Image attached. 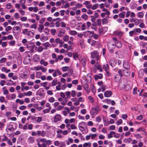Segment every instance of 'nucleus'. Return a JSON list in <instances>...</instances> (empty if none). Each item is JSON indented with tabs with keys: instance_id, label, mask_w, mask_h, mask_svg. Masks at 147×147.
I'll use <instances>...</instances> for the list:
<instances>
[{
	"instance_id": "nucleus-1",
	"label": "nucleus",
	"mask_w": 147,
	"mask_h": 147,
	"mask_svg": "<svg viewBox=\"0 0 147 147\" xmlns=\"http://www.w3.org/2000/svg\"><path fill=\"white\" fill-rule=\"evenodd\" d=\"M107 46L110 52L111 53H113V50L115 47V42L112 39V40L109 42L108 43Z\"/></svg>"
},
{
	"instance_id": "nucleus-2",
	"label": "nucleus",
	"mask_w": 147,
	"mask_h": 147,
	"mask_svg": "<svg viewBox=\"0 0 147 147\" xmlns=\"http://www.w3.org/2000/svg\"><path fill=\"white\" fill-rule=\"evenodd\" d=\"M35 46L33 42H31L26 45V48L28 49L29 50L31 53H33L34 51V48Z\"/></svg>"
},
{
	"instance_id": "nucleus-3",
	"label": "nucleus",
	"mask_w": 147,
	"mask_h": 147,
	"mask_svg": "<svg viewBox=\"0 0 147 147\" xmlns=\"http://www.w3.org/2000/svg\"><path fill=\"white\" fill-rule=\"evenodd\" d=\"M100 111L98 106H96L95 108L92 109L90 111L91 114L93 115H96Z\"/></svg>"
},
{
	"instance_id": "nucleus-4",
	"label": "nucleus",
	"mask_w": 147,
	"mask_h": 147,
	"mask_svg": "<svg viewBox=\"0 0 147 147\" xmlns=\"http://www.w3.org/2000/svg\"><path fill=\"white\" fill-rule=\"evenodd\" d=\"M113 40L115 42V46L117 48H120L122 47V44L119 41L117 40V38L115 37H113L112 38Z\"/></svg>"
},
{
	"instance_id": "nucleus-5",
	"label": "nucleus",
	"mask_w": 147,
	"mask_h": 147,
	"mask_svg": "<svg viewBox=\"0 0 147 147\" xmlns=\"http://www.w3.org/2000/svg\"><path fill=\"white\" fill-rule=\"evenodd\" d=\"M91 57L93 59H96L98 61L99 59L98 53L96 51H94L91 53Z\"/></svg>"
},
{
	"instance_id": "nucleus-6",
	"label": "nucleus",
	"mask_w": 147,
	"mask_h": 147,
	"mask_svg": "<svg viewBox=\"0 0 147 147\" xmlns=\"http://www.w3.org/2000/svg\"><path fill=\"white\" fill-rule=\"evenodd\" d=\"M53 119V122L55 123H56L61 119V115L57 114L54 117Z\"/></svg>"
},
{
	"instance_id": "nucleus-7",
	"label": "nucleus",
	"mask_w": 147,
	"mask_h": 147,
	"mask_svg": "<svg viewBox=\"0 0 147 147\" xmlns=\"http://www.w3.org/2000/svg\"><path fill=\"white\" fill-rule=\"evenodd\" d=\"M94 32L93 31L88 30L83 32V35L85 37H87L89 36L90 34H93Z\"/></svg>"
},
{
	"instance_id": "nucleus-8",
	"label": "nucleus",
	"mask_w": 147,
	"mask_h": 147,
	"mask_svg": "<svg viewBox=\"0 0 147 147\" xmlns=\"http://www.w3.org/2000/svg\"><path fill=\"white\" fill-rule=\"evenodd\" d=\"M123 73L125 76L127 77L129 76L130 74V72L129 69L123 70Z\"/></svg>"
},
{
	"instance_id": "nucleus-9",
	"label": "nucleus",
	"mask_w": 147,
	"mask_h": 147,
	"mask_svg": "<svg viewBox=\"0 0 147 147\" xmlns=\"http://www.w3.org/2000/svg\"><path fill=\"white\" fill-rule=\"evenodd\" d=\"M28 75L26 74L23 73L21 74L20 77L22 80H26L28 77Z\"/></svg>"
},
{
	"instance_id": "nucleus-10",
	"label": "nucleus",
	"mask_w": 147,
	"mask_h": 147,
	"mask_svg": "<svg viewBox=\"0 0 147 147\" xmlns=\"http://www.w3.org/2000/svg\"><path fill=\"white\" fill-rule=\"evenodd\" d=\"M112 94V92L111 91H106L104 93V96L107 97H110Z\"/></svg>"
},
{
	"instance_id": "nucleus-11",
	"label": "nucleus",
	"mask_w": 147,
	"mask_h": 147,
	"mask_svg": "<svg viewBox=\"0 0 147 147\" xmlns=\"http://www.w3.org/2000/svg\"><path fill=\"white\" fill-rule=\"evenodd\" d=\"M27 142L29 144H33L34 142V137L29 136L27 139Z\"/></svg>"
},
{
	"instance_id": "nucleus-12",
	"label": "nucleus",
	"mask_w": 147,
	"mask_h": 147,
	"mask_svg": "<svg viewBox=\"0 0 147 147\" xmlns=\"http://www.w3.org/2000/svg\"><path fill=\"white\" fill-rule=\"evenodd\" d=\"M123 67L126 69H129L130 68V66L128 62L125 61L123 64Z\"/></svg>"
},
{
	"instance_id": "nucleus-13",
	"label": "nucleus",
	"mask_w": 147,
	"mask_h": 147,
	"mask_svg": "<svg viewBox=\"0 0 147 147\" xmlns=\"http://www.w3.org/2000/svg\"><path fill=\"white\" fill-rule=\"evenodd\" d=\"M84 89L85 91H86L88 93L90 92V89L89 88V86L87 84H85L84 86Z\"/></svg>"
},
{
	"instance_id": "nucleus-14",
	"label": "nucleus",
	"mask_w": 147,
	"mask_h": 147,
	"mask_svg": "<svg viewBox=\"0 0 147 147\" xmlns=\"http://www.w3.org/2000/svg\"><path fill=\"white\" fill-rule=\"evenodd\" d=\"M86 59L85 58H82L81 60V63L82 66L83 67L85 66L86 64Z\"/></svg>"
},
{
	"instance_id": "nucleus-15",
	"label": "nucleus",
	"mask_w": 147,
	"mask_h": 147,
	"mask_svg": "<svg viewBox=\"0 0 147 147\" xmlns=\"http://www.w3.org/2000/svg\"><path fill=\"white\" fill-rule=\"evenodd\" d=\"M102 77V75L101 74H99L97 75H96L94 76V79L97 80L98 79H101Z\"/></svg>"
},
{
	"instance_id": "nucleus-16",
	"label": "nucleus",
	"mask_w": 147,
	"mask_h": 147,
	"mask_svg": "<svg viewBox=\"0 0 147 147\" xmlns=\"http://www.w3.org/2000/svg\"><path fill=\"white\" fill-rule=\"evenodd\" d=\"M68 33L69 34L72 36H75L77 34V32L75 30H69Z\"/></svg>"
},
{
	"instance_id": "nucleus-17",
	"label": "nucleus",
	"mask_w": 147,
	"mask_h": 147,
	"mask_svg": "<svg viewBox=\"0 0 147 147\" xmlns=\"http://www.w3.org/2000/svg\"><path fill=\"white\" fill-rule=\"evenodd\" d=\"M103 69L105 71H109V67L108 64H106L103 65Z\"/></svg>"
},
{
	"instance_id": "nucleus-18",
	"label": "nucleus",
	"mask_w": 147,
	"mask_h": 147,
	"mask_svg": "<svg viewBox=\"0 0 147 147\" xmlns=\"http://www.w3.org/2000/svg\"><path fill=\"white\" fill-rule=\"evenodd\" d=\"M44 45L45 46V47L44 48L45 49H47L49 47H51V45L48 42H46L44 44Z\"/></svg>"
},
{
	"instance_id": "nucleus-19",
	"label": "nucleus",
	"mask_w": 147,
	"mask_h": 147,
	"mask_svg": "<svg viewBox=\"0 0 147 147\" xmlns=\"http://www.w3.org/2000/svg\"><path fill=\"white\" fill-rule=\"evenodd\" d=\"M1 70L3 72H5L6 73H8L11 71L10 69H7L5 67H2Z\"/></svg>"
},
{
	"instance_id": "nucleus-20",
	"label": "nucleus",
	"mask_w": 147,
	"mask_h": 147,
	"mask_svg": "<svg viewBox=\"0 0 147 147\" xmlns=\"http://www.w3.org/2000/svg\"><path fill=\"white\" fill-rule=\"evenodd\" d=\"M40 63L41 65H43L44 66H47L48 63L47 62L45 61L44 59H41L40 61Z\"/></svg>"
},
{
	"instance_id": "nucleus-21",
	"label": "nucleus",
	"mask_w": 147,
	"mask_h": 147,
	"mask_svg": "<svg viewBox=\"0 0 147 147\" xmlns=\"http://www.w3.org/2000/svg\"><path fill=\"white\" fill-rule=\"evenodd\" d=\"M8 129L11 131H13L14 130V128L12 125L9 124L7 126Z\"/></svg>"
},
{
	"instance_id": "nucleus-22",
	"label": "nucleus",
	"mask_w": 147,
	"mask_h": 147,
	"mask_svg": "<svg viewBox=\"0 0 147 147\" xmlns=\"http://www.w3.org/2000/svg\"><path fill=\"white\" fill-rule=\"evenodd\" d=\"M44 28V26L42 25H39V27L38 28V30L39 31V32H41L42 30Z\"/></svg>"
},
{
	"instance_id": "nucleus-23",
	"label": "nucleus",
	"mask_w": 147,
	"mask_h": 147,
	"mask_svg": "<svg viewBox=\"0 0 147 147\" xmlns=\"http://www.w3.org/2000/svg\"><path fill=\"white\" fill-rule=\"evenodd\" d=\"M102 22L103 24H107L108 22V20L106 18H104L102 20Z\"/></svg>"
},
{
	"instance_id": "nucleus-24",
	"label": "nucleus",
	"mask_w": 147,
	"mask_h": 147,
	"mask_svg": "<svg viewBox=\"0 0 147 147\" xmlns=\"http://www.w3.org/2000/svg\"><path fill=\"white\" fill-rule=\"evenodd\" d=\"M114 134H115V132L113 131H111L109 134L108 135V138L110 139L112 138L113 137V135Z\"/></svg>"
},
{
	"instance_id": "nucleus-25",
	"label": "nucleus",
	"mask_w": 147,
	"mask_h": 147,
	"mask_svg": "<svg viewBox=\"0 0 147 147\" xmlns=\"http://www.w3.org/2000/svg\"><path fill=\"white\" fill-rule=\"evenodd\" d=\"M69 37L67 35H65L63 37V39L64 41L67 42L69 41Z\"/></svg>"
},
{
	"instance_id": "nucleus-26",
	"label": "nucleus",
	"mask_w": 147,
	"mask_h": 147,
	"mask_svg": "<svg viewBox=\"0 0 147 147\" xmlns=\"http://www.w3.org/2000/svg\"><path fill=\"white\" fill-rule=\"evenodd\" d=\"M57 80H53L51 82V86L52 87H54L56 86L57 84Z\"/></svg>"
},
{
	"instance_id": "nucleus-27",
	"label": "nucleus",
	"mask_w": 147,
	"mask_h": 147,
	"mask_svg": "<svg viewBox=\"0 0 147 147\" xmlns=\"http://www.w3.org/2000/svg\"><path fill=\"white\" fill-rule=\"evenodd\" d=\"M65 34V32L62 31H60L58 34V36L59 37H61L64 36Z\"/></svg>"
},
{
	"instance_id": "nucleus-28",
	"label": "nucleus",
	"mask_w": 147,
	"mask_h": 147,
	"mask_svg": "<svg viewBox=\"0 0 147 147\" xmlns=\"http://www.w3.org/2000/svg\"><path fill=\"white\" fill-rule=\"evenodd\" d=\"M24 96H30L32 94V92L31 91H29L27 92H24Z\"/></svg>"
},
{
	"instance_id": "nucleus-29",
	"label": "nucleus",
	"mask_w": 147,
	"mask_h": 147,
	"mask_svg": "<svg viewBox=\"0 0 147 147\" xmlns=\"http://www.w3.org/2000/svg\"><path fill=\"white\" fill-rule=\"evenodd\" d=\"M88 98L90 102L93 103L94 102V98L91 96H88Z\"/></svg>"
},
{
	"instance_id": "nucleus-30",
	"label": "nucleus",
	"mask_w": 147,
	"mask_h": 147,
	"mask_svg": "<svg viewBox=\"0 0 147 147\" xmlns=\"http://www.w3.org/2000/svg\"><path fill=\"white\" fill-rule=\"evenodd\" d=\"M69 67L67 66L63 67L62 68V69L63 71H66L69 70Z\"/></svg>"
},
{
	"instance_id": "nucleus-31",
	"label": "nucleus",
	"mask_w": 147,
	"mask_h": 147,
	"mask_svg": "<svg viewBox=\"0 0 147 147\" xmlns=\"http://www.w3.org/2000/svg\"><path fill=\"white\" fill-rule=\"evenodd\" d=\"M82 18L84 20H86L88 18V16L86 14H84L81 16Z\"/></svg>"
},
{
	"instance_id": "nucleus-32",
	"label": "nucleus",
	"mask_w": 147,
	"mask_h": 147,
	"mask_svg": "<svg viewBox=\"0 0 147 147\" xmlns=\"http://www.w3.org/2000/svg\"><path fill=\"white\" fill-rule=\"evenodd\" d=\"M144 13L142 12H140L138 13V17L140 18H142L144 16Z\"/></svg>"
},
{
	"instance_id": "nucleus-33",
	"label": "nucleus",
	"mask_w": 147,
	"mask_h": 147,
	"mask_svg": "<svg viewBox=\"0 0 147 147\" xmlns=\"http://www.w3.org/2000/svg\"><path fill=\"white\" fill-rule=\"evenodd\" d=\"M79 43L81 47L85 46L84 43V40L83 39H80L79 41Z\"/></svg>"
},
{
	"instance_id": "nucleus-34",
	"label": "nucleus",
	"mask_w": 147,
	"mask_h": 147,
	"mask_svg": "<svg viewBox=\"0 0 147 147\" xmlns=\"http://www.w3.org/2000/svg\"><path fill=\"white\" fill-rule=\"evenodd\" d=\"M90 137L93 140L95 138L98 136V134H90Z\"/></svg>"
},
{
	"instance_id": "nucleus-35",
	"label": "nucleus",
	"mask_w": 147,
	"mask_h": 147,
	"mask_svg": "<svg viewBox=\"0 0 147 147\" xmlns=\"http://www.w3.org/2000/svg\"><path fill=\"white\" fill-rule=\"evenodd\" d=\"M125 12L123 11L119 14L118 16L120 18H124L125 17Z\"/></svg>"
},
{
	"instance_id": "nucleus-36",
	"label": "nucleus",
	"mask_w": 147,
	"mask_h": 147,
	"mask_svg": "<svg viewBox=\"0 0 147 147\" xmlns=\"http://www.w3.org/2000/svg\"><path fill=\"white\" fill-rule=\"evenodd\" d=\"M134 136L137 139L142 138V137L141 135L139 134H134Z\"/></svg>"
},
{
	"instance_id": "nucleus-37",
	"label": "nucleus",
	"mask_w": 147,
	"mask_h": 147,
	"mask_svg": "<svg viewBox=\"0 0 147 147\" xmlns=\"http://www.w3.org/2000/svg\"><path fill=\"white\" fill-rule=\"evenodd\" d=\"M41 74L42 73L41 72H37L36 73V77L38 78H40Z\"/></svg>"
},
{
	"instance_id": "nucleus-38",
	"label": "nucleus",
	"mask_w": 147,
	"mask_h": 147,
	"mask_svg": "<svg viewBox=\"0 0 147 147\" xmlns=\"http://www.w3.org/2000/svg\"><path fill=\"white\" fill-rule=\"evenodd\" d=\"M12 6L11 3H9L7 4L6 6V8L8 9H11Z\"/></svg>"
},
{
	"instance_id": "nucleus-39",
	"label": "nucleus",
	"mask_w": 147,
	"mask_h": 147,
	"mask_svg": "<svg viewBox=\"0 0 147 147\" xmlns=\"http://www.w3.org/2000/svg\"><path fill=\"white\" fill-rule=\"evenodd\" d=\"M13 30H16L18 31H20L21 29L18 26H16L15 27L13 28Z\"/></svg>"
},
{
	"instance_id": "nucleus-40",
	"label": "nucleus",
	"mask_w": 147,
	"mask_h": 147,
	"mask_svg": "<svg viewBox=\"0 0 147 147\" xmlns=\"http://www.w3.org/2000/svg\"><path fill=\"white\" fill-rule=\"evenodd\" d=\"M5 124L3 123V122H0V130H2Z\"/></svg>"
},
{
	"instance_id": "nucleus-41",
	"label": "nucleus",
	"mask_w": 147,
	"mask_h": 147,
	"mask_svg": "<svg viewBox=\"0 0 147 147\" xmlns=\"http://www.w3.org/2000/svg\"><path fill=\"white\" fill-rule=\"evenodd\" d=\"M66 95L67 97L66 98H70L71 93L69 91H67L65 92Z\"/></svg>"
},
{
	"instance_id": "nucleus-42",
	"label": "nucleus",
	"mask_w": 147,
	"mask_h": 147,
	"mask_svg": "<svg viewBox=\"0 0 147 147\" xmlns=\"http://www.w3.org/2000/svg\"><path fill=\"white\" fill-rule=\"evenodd\" d=\"M98 5L97 3L95 4L94 5L92 6V9L93 10H95L98 7Z\"/></svg>"
},
{
	"instance_id": "nucleus-43",
	"label": "nucleus",
	"mask_w": 147,
	"mask_h": 147,
	"mask_svg": "<svg viewBox=\"0 0 147 147\" xmlns=\"http://www.w3.org/2000/svg\"><path fill=\"white\" fill-rule=\"evenodd\" d=\"M6 58L3 57L0 60V63H4L5 62L6 60Z\"/></svg>"
},
{
	"instance_id": "nucleus-44",
	"label": "nucleus",
	"mask_w": 147,
	"mask_h": 147,
	"mask_svg": "<svg viewBox=\"0 0 147 147\" xmlns=\"http://www.w3.org/2000/svg\"><path fill=\"white\" fill-rule=\"evenodd\" d=\"M14 18L16 19H18L20 18V15L18 13H16L14 15Z\"/></svg>"
},
{
	"instance_id": "nucleus-45",
	"label": "nucleus",
	"mask_w": 147,
	"mask_h": 147,
	"mask_svg": "<svg viewBox=\"0 0 147 147\" xmlns=\"http://www.w3.org/2000/svg\"><path fill=\"white\" fill-rule=\"evenodd\" d=\"M43 49L44 48L42 46H39L38 48L37 51L38 52L40 53L43 51Z\"/></svg>"
},
{
	"instance_id": "nucleus-46",
	"label": "nucleus",
	"mask_w": 147,
	"mask_h": 147,
	"mask_svg": "<svg viewBox=\"0 0 147 147\" xmlns=\"http://www.w3.org/2000/svg\"><path fill=\"white\" fill-rule=\"evenodd\" d=\"M123 122V121L121 119H119L118 121L116 122V124L118 125H119L121 124Z\"/></svg>"
},
{
	"instance_id": "nucleus-47",
	"label": "nucleus",
	"mask_w": 147,
	"mask_h": 147,
	"mask_svg": "<svg viewBox=\"0 0 147 147\" xmlns=\"http://www.w3.org/2000/svg\"><path fill=\"white\" fill-rule=\"evenodd\" d=\"M47 84H48V83H47V82H42V83H41L40 84L42 86L45 88L47 86Z\"/></svg>"
},
{
	"instance_id": "nucleus-48",
	"label": "nucleus",
	"mask_w": 147,
	"mask_h": 147,
	"mask_svg": "<svg viewBox=\"0 0 147 147\" xmlns=\"http://www.w3.org/2000/svg\"><path fill=\"white\" fill-rule=\"evenodd\" d=\"M42 66H38L37 67L35 66L34 67V69L37 71H39L41 69Z\"/></svg>"
},
{
	"instance_id": "nucleus-49",
	"label": "nucleus",
	"mask_w": 147,
	"mask_h": 147,
	"mask_svg": "<svg viewBox=\"0 0 147 147\" xmlns=\"http://www.w3.org/2000/svg\"><path fill=\"white\" fill-rule=\"evenodd\" d=\"M69 7V4L68 3H67L65 4L64 5H62L61 6V8H67Z\"/></svg>"
},
{
	"instance_id": "nucleus-50",
	"label": "nucleus",
	"mask_w": 147,
	"mask_h": 147,
	"mask_svg": "<svg viewBox=\"0 0 147 147\" xmlns=\"http://www.w3.org/2000/svg\"><path fill=\"white\" fill-rule=\"evenodd\" d=\"M19 12H20L22 16H24L25 14V11H24L22 9H20L18 10Z\"/></svg>"
},
{
	"instance_id": "nucleus-51",
	"label": "nucleus",
	"mask_w": 147,
	"mask_h": 147,
	"mask_svg": "<svg viewBox=\"0 0 147 147\" xmlns=\"http://www.w3.org/2000/svg\"><path fill=\"white\" fill-rule=\"evenodd\" d=\"M95 66L97 67V69L99 70L100 72H101L102 71V67L100 65H98L97 66V65H96Z\"/></svg>"
},
{
	"instance_id": "nucleus-52",
	"label": "nucleus",
	"mask_w": 147,
	"mask_h": 147,
	"mask_svg": "<svg viewBox=\"0 0 147 147\" xmlns=\"http://www.w3.org/2000/svg\"><path fill=\"white\" fill-rule=\"evenodd\" d=\"M35 105H36V107H35L39 111H40L43 109V108L42 107H38L37 104H35Z\"/></svg>"
},
{
	"instance_id": "nucleus-53",
	"label": "nucleus",
	"mask_w": 147,
	"mask_h": 147,
	"mask_svg": "<svg viewBox=\"0 0 147 147\" xmlns=\"http://www.w3.org/2000/svg\"><path fill=\"white\" fill-rule=\"evenodd\" d=\"M76 6L78 8H80L82 7V5L79 3H78L76 4Z\"/></svg>"
},
{
	"instance_id": "nucleus-54",
	"label": "nucleus",
	"mask_w": 147,
	"mask_h": 147,
	"mask_svg": "<svg viewBox=\"0 0 147 147\" xmlns=\"http://www.w3.org/2000/svg\"><path fill=\"white\" fill-rule=\"evenodd\" d=\"M71 129H76L77 127L74 124H71L70 125Z\"/></svg>"
},
{
	"instance_id": "nucleus-55",
	"label": "nucleus",
	"mask_w": 147,
	"mask_h": 147,
	"mask_svg": "<svg viewBox=\"0 0 147 147\" xmlns=\"http://www.w3.org/2000/svg\"><path fill=\"white\" fill-rule=\"evenodd\" d=\"M79 125H82V126H84L85 127H86V124L84 122H82L79 123Z\"/></svg>"
},
{
	"instance_id": "nucleus-56",
	"label": "nucleus",
	"mask_w": 147,
	"mask_h": 147,
	"mask_svg": "<svg viewBox=\"0 0 147 147\" xmlns=\"http://www.w3.org/2000/svg\"><path fill=\"white\" fill-rule=\"evenodd\" d=\"M134 34H136L134 30L129 32V35L131 36H133Z\"/></svg>"
},
{
	"instance_id": "nucleus-57",
	"label": "nucleus",
	"mask_w": 147,
	"mask_h": 147,
	"mask_svg": "<svg viewBox=\"0 0 147 147\" xmlns=\"http://www.w3.org/2000/svg\"><path fill=\"white\" fill-rule=\"evenodd\" d=\"M7 144L10 145L12 146L13 145V144L11 141V140L10 139H8L7 140Z\"/></svg>"
},
{
	"instance_id": "nucleus-58",
	"label": "nucleus",
	"mask_w": 147,
	"mask_h": 147,
	"mask_svg": "<svg viewBox=\"0 0 147 147\" xmlns=\"http://www.w3.org/2000/svg\"><path fill=\"white\" fill-rule=\"evenodd\" d=\"M73 56L74 59H75L78 57V55L77 53H74L73 54Z\"/></svg>"
},
{
	"instance_id": "nucleus-59",
	"label": "nucleus",
	"mask_w": 147,
	"mask_h": 147,
	"mask_svg": "<svg viewBox=\"0 0 147 147\" xmlns=\"http://www.w3.org/2000/svg\"><path fill=\"white\" fill-rule=\"evenodd\" d=\"M49 101L51 103L55 101V99L53 97H51L49 99Z\"/></svg>"
},
{
	"instance_id": "nucleus-60",
	"label": "nucleus",
	"mask_w": 147,
	"mask_h": 147,
	"mask_svg": "<svg viewBox=\"0 0 147 147\" xmlns=\"http://www.w3.org/2000/svg\"><path fill=\"white\" fill-rule=\"evenodd\" d=\"M15 43V41L14 40L11 41L9 42V44L12 46H14Z\"/></svg>"
},
{
	"instance_id": "nucleus-61",
	"label": "nucleus",
	"mask_w": 147,
	"mask_h": 147,
	"mask_svg": "<svg viewBox=\"0 0 147 147\" xmlns=\"http://www.w3.org/2000/svg\"><path fill=\"white\" fill-rule=\"evenodd\" d=\"M134 31L135 32H136L138 33H140L141 31V29L140 28H136L134 29Z\"/></svg>"
},
{
	"instance_id": "nucleus-62",
	"label": "nucleus",
	"mask_w": 147,
	"mask_h": 147,
	"mask_svg": "<svg viewBox=\"0 0 147 147\" xmlns=\"http://www.w3.org/2000/svg\"><path fill=\"white\" fill-rule=\"evenodd\" d=\"M124 140L126 141V142L127 143H130L132 140V139L131 138H129L127 139H125Z\"/></svg>"
},
{
	"instance_id": "nucleus-63",
	"label": "nucleus",
	"mask_w": 147,
	"mask_h": 147,
	"mask_svg": "<svg viewBox=\"0 0 147 147\" xmlns=\"http://www.w3.org/2000/svg\"><path fill=\"white\" fill-rule=\"evenodd\" d=\"M7 38L8 40H12L13 39V37L12 35H9L7 36Z\"/></svg>"
},
{
	"instance_id": "nucleus-64",
	"label": "nucleus",
	"mask_w": 147,
	"mask_h": 147,
	"mask_svg": "<svg viewBox=\"0 0 147 147\" xmlns=\"http://www.w3.org/2000/svg\"><path fill=\"white\" fill-rule=\"evenodd\" d=\"M128 117V116L127 114L122 115V118L124 119H126Z\"/></svg>"
}]
</instances>
